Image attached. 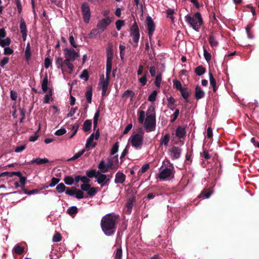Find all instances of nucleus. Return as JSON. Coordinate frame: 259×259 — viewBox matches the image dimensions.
Returning <instances> with one entry per match:
<instances>
[{
    "mask_svg": "<svg viewBox=\"0 0 259 259\" xmlns=\"http://www.w3.org/2000/svg\"><path fill=\"white\" fill-rule=\"evenodd\" d=\"M181 96L184 99L186 103L189 102L188 98L190 95V93L188 91V89L183 88L180 91Z\"/></svg>",
    "mask_w": 259,
    "mask_h": 259,
    "instance_id": "nucleus-24",
    "label": "nucleus"
},
{
    "mask_svg": "<svg viewBox=\"0 0 259 259\" xmlns=\"http://www.w3.org/2000/svg\"><path fill=\"white\" fill-rule=\"evenodd\" d=\"M208 41L212 47H216L218 46L219 42L214 38L213 35H210L208 38Z\"/></svg>",
    "mask_w": 259,
    "mask_h": 259,
    "instance_id": "nucleus-32",
    "label": "nucleus"
},
{
    "mask_svg": "<svg viewBox=\"0 0 259 259\" xmlns=\"http://www.w3.org/2000/svg\"><path fill=\"white\" fill-rule=\"evenodd\" d=\"M14 251L16 254L19 255L22 254L24 251V247L17 245L14 248Z\"/></svg>",
    "mask_w": 259,
    "mask_h": 259,
    "instance_id": "nucleus-36",
    "label": "nucleus"
},
{
    "mask_svg": "<svg viewBox=\"0 0 259 259\" xmlns=\"http://www.w3.org/2000/svg\"><path fill=\"white\" fill-rule=\"evenodd\" d=\"M76 189L75 187H72L71 189H70L69 188H66L65 193L67 195L73 196L75 194V193H76Z\"/></svg>",
    "mask_w": 259,
    "mask_h": 259,
    "instance_id": "nucleus-56",
    "label": "nucleus"
},
{
    "mask_svg": "<svg viewBox=\"0 0 259 259\" xmlns=\"http://www.w3.org/2000/svg\"><path fill=\"white\" fill-rule=\"evenodd\" d=\"M96 179L98 183L100 184L102 187L104 186L106 183L109 181V178L107 179V175L101 174L100 171L99 174H98Z\"/></svg>",
    "mask_w": 259,
    "mask_h": 259,
    "instance_id": "nucleus-13",
    "label": "nucleus"
},
{
    "mask_svg": "<svg viewBox=\"0 0 259 259\" xmlns=\"http://www.w3.org/2000/svg\"><path fill=\"white\" fill-rule=\"evenodd\" d=\"M209 77L210 84L212 87L213 91L214 92H215L218 89L217 87L216 80L213 77L212 74L210 72H209Z\"/></svg>",
    "mask_w": 259,
    "mask_h": 259,
    "instance_id": "nucleus-26",
    "label": "nucleus"
},
{
    "mask_svg": "<svg viewBox=\"0 0 259 259\" xmlns=\"http://www.w3.org/2000/svg\"><path fill=\"white\" fill-rule=\"evenodd\" d=\"M85 150L84 149H82V150L79 151L78 152L76 153L74 155L73 157L69 158L68 161H74L78 158H79L82 155L84 154L85 152Z\"/></svg>",
    "mask_w": 259,
    "mask_h": 259,
    "instance_id": "nucleus-33",
    "label": "nucleus"
},
{
    "mask_svg": "<svg viewBox=\"0 0 259 259\" xmlns=\"http://www.w3.org/2000/svg\"><path fill=\"white\" fill-rule=\"evenodd\" d=\"M145 116V113L144 111H140L139 112L138 121L140 123H143Z\"/></svg>",
    "mask_w": 259,
    "mask_h": 259,
    "instance_id": "nucleus-50",
    "label": "nucleus"
},
{
    "mask_svg": "<svg viewBox=\"0 0 259 259\" xmlns=\"http://www.w3.org/2000/svg\"><path fill=\"white\" fill-rule=\"evenodd\" d=\"M79 128L78 124H74L72 125V130L74 131V133H73L70 136V138H72L74 135L76 134L78 129Z\"/></svg>",
    "mask_w": 259,
    "mask_h": 259,
    "instance_id": "nucleus-58",
    "label": "nucleus"
},
{
    "mask_svg": "<svg viewBox=\"0 0 259 259\" xmlns=\"http://www.w3.org/2000/svg\"><path fill=\"white\" fill-rule=\"evenodd\" d=\"M67 213L71 216H73L78 212V209L76 206H71L67 209Z\"/></svg>",
    "mask_w": 259,
    "mask_h": 259,
    "instance_id": "nucleus-39",
    "label": "nucleus"
},
{
    "mask_svg": "<svg viewBox=\"0 0 259 259\" xmlns=\"http://www.w3.org/2000/svg\"><path fill=\"white\" fill-rule=\"evenodd\" d=\"M149 164L147 163V164H145L144 165H143L141 169L139 170V171L138 172L139 174H143L144 172H145L146 171H147V170L149 169Z\"/></svg>",
    "mask_w": 259,
    "mask_h": 259,
    "instance_id": "nucleus-62",
    "label": "nucleus"
},
{
    "mask_svg": "<svg viewBox=\"0 0 259 259\" xmlns=\"http://www.w3.org/2000/svg\"><path fill=\"white\" fill-rule=\"evenodd\" d=\"M20 32L22 34L23 40V41H25L27 35V30L25 22L23 18H21L20 20Z\"/></svg>",
    "mask_w": 259,
    "mask_h": 259,
    "instance_id": "nucleus-14",
    "label": "nucleus"
},
{
    "mask_svg": "<svg viewBox=\"0 0 259 259\" xmlns=\"http://www.w3.org/2000/svg\"><path fill=\"white\" fill-rule=\"evenodd\" d=\"M49 160L48 159L46 158H37L35 159H33L32 160H31L30 162H28V164H32L34 163H36L37 164L40 165L45 164L46 163L49 162Z\"/></svg>",
    "mask_w": 259,
    "mask_h": 259,
    "instance_id": "nucleus-19",
    "label": "nucleus"
},
{
    "mask_svg": "<svg viewBox=\"0 0 259 259\" xmlns=\"http://www.w3.org/2000/svg\"><path fill=\"white\" fill-rule=\"evenodd\" d=\"M48 78L47 74H46L41 82V89L42 91L45 93L48 90Z\"/></svg>",
    "mask_w": 259,
    "mask_h": 259,
    "instance_id": "nucleus-25",
    "label": "nucleus"
},
{
    "mask_svg": "<svg viewBox=\"0 0 259 259\" xmlns=\"http://www.w3.org/2000/svg\"><path fill=\"white\" fill-rule=\"evenodd\" d=\"M106 60V79H104V75H102L100 77V84L102 85V96H104L106 95V93L107 90V88L109 84V81L110 80V73L112 70V62L113 59V53L112 52H108Z\"/></svg>",
    "mask_w": 259,
    "mask_h": 259,
    "instance_id": "nucleus-2",
    "label": "nucleus"
},
{
    "mask_svg": "<svg viewBox=\"0 0 259 259\" xmlns=\"http://www.w3.org/2000/svg\"><path fill=\"white\" fill-rule=\"evenodd\" d=\"M204 57L207 62H209L211 60V54L208 52L205 49H204L203 53Z\"/></svg>",
    "mask_w": 259,
    "mask_h": 259,
    "instance_id": "nucleus-61",
    "label": "nucleus"
},
{
    "mask_svg": "<svg viewBox=\"0 0 259 259\" xmlns=\"http://www.w3.org/2000/svg\"><path fill=\"white\" fill-rule=\"evenodd\" d=\"M186 22L196 31H199L200 26L203 24V20L199 12L195 13L192 16L187 15L185 16Z\"/></svg>",
    "mask_w": 259,
    "mask_h": 259,
    "instance_id": "nucleus-3",
    "label": "nucleus"
},
{
    "mask_svg": "<svg viewBox=\"0 0 259 259\" xmlns=\"http://www.w3.org/2000/svg\"><path fill=\"white\" fill-rule=\"evenodd\" d=\"M186 135V131L185 128L179 126L176 131V135L179 138H183Z\"/></svg>",
    "mask_w": 259,
    "mask_h": 259,
    "instance_id": "nucleus-22",
    "label": "nucleus"
},
{
    "mask_svg": "<svg viewBox=\"0 0 259 259\" xmlns=\"http://www.w3.org/2000/svg\"><path fill=\"white\" fill-rule=\"evenodd\" d=\"M161 80H162V74L161 73H159L157 74L156 78H155V82H154L155 84L157 87H158V88L160 87Z\"/></svg>",
    "mask_w": 259,
    "mask_h": 259,
    "instance_id": "nucleus-40",
    "label": "nucleus"
},
{
    "mask_svg": "<svg viewBox=\"0 0 259 259\" xmlns=\"http://www.w3.org/2000/svg\"><path fill=\"white\" fill-rule=\"evenodd\" d=\"M81 10L84 22L88 23L91 18V11L89 4L85 2L82 3L81 6Z\"/></svg>",
    "mask_w": 259,
    "mask_h": 259,
    "instance_id": "nucleus-6",
    "label": "nucleus"
},
{
    "mask_svg": "<svg viewBox=\"0 0 259 259\" xmlns=\"http://www.w3.org/2000/svg\"><path fill=\"white\" fill-rule=\"evenodd\" d=\"M174 82V85L175 87V88L180 91L182 90L183 88L182 87L181 83L180 81L178 80H175L173 81Z\"/></svg>",
    "mask_w": 259,
    "mask_h": 259,
    "instance_id": "nucleus-60",
    "label": "nucleus"
},
{
    "mask_svg": "<svg viewBox=\"0 0 259 259\" xmlns=\"http://www.w3.org/2000/svg\"><path fill=\"white\" fill-rule=\"evenodd\" d=\"M212 191L210 188L203 189L201 193L198 195V197L200 198H209L212 194Z\"/></svg>",
    "mask_w": 259,
    "mask_h": 259,
    "instance_id": "nucleus-18",
    "label": "nucleus"
},
{
    "mask_svg": "<svg viewBox=\"0 0 259 259\" xmlns=\"http://www.w3.org/2000/svg\"><path fill=\"white\" fill-rule=\"evenodd\" d=\"M148 73V71H146L144 73V74L143 77L140 78L139 79V81L141 83L142 85H145L147 83V74Z\"/></svg>",
    "mask_w": 259,
    "mask_h": 259,
    "instance_id": "nucleus-49",
    "label": "nucleus"
},
{
    "mask_svg": "<svg viewBox=\"0 0 259 259\" xmlns=\"http://www.w3.org/2000/svg\"><path fill=\"white\" fill-rule=\"evenodd\" d=\"M170 155L174 159H178L181 153V149L179 147L174 146L170 151Z\"/></svg>",
    "mask_w": 259,
    "mask_h": 259,
    "instance_id": "nucleus-15",
    "label": "nucleus"
},
{
    "mask_svg": "<svg viewBox=\"0 0 259 259\" xmlns=\"http://www.w3.org/2000/svg\"><path fill=\"white\" fill-rule=\"evenodd\" d=\"M169 140L170 135L169 134H165L163 137L161 138L160 141V145L161 146L164 145L165 146L167 147L168 146Z\"/></svg>",
    "mask_w": 259,
    "mask_h": 259,
    "instance_id": "nucleus-27",
    "label": "nucleus"
},
{
    "mask_svg": "<svg viewBox=\"0 0 259 259\" xmlns=\"http://www.w3.org/2000/svg\"><path fill=\"white\" fill-rule=\"evenodd\" d=\"M79 77L81 79H84L85 81H87L89 78L88 71L87 69L83 70L80 75Z\"/></svg>",
    "mask_w": 259,
    "mask_h": 259,
    "instance_id": "nucleus-46",
    "label": "nucleus"
},
{
    "mask_svg": "<svg viewBox=\"0 0 259 259\" xmlns=\"http://www.w3.org/2000/svg\"><path fill=\"white\" fill-rule=\"evenodd\" d=\"M135 93L130 90H127L124 92L123 94L122 95V98H127L128 97H131V100H133V98L135 97Z\"/></svg>",
    "mask_w": 259,
    "mask_h": 259,
    "instance_id": "nucleus-31",
    "label": "nucleus"
},
{
    "mask_svg": "<svg viewBox=\"0 0 259 259\" xmlns=\"http://www.w3.org/2000/svg\"><path fill=\"white\" fill-rule=\"evenodd\" d=\"M98 173L99 174V171L95 169H92L86 171V175L89 179L94 177L96 178Z\"/></svg>",
    "mask_w": 259,
    "mask_h": 259,
    "instance_id": "nucleus-28",
    "label": "nucleus"
},
{
    "mask_svg": "<svg viewBox=\"0 0 259 259\" xmlns=\"http://www.w3.org/2000/svg\"><path fill=\"white\" fill-rule=\"evenodd\" d=\"M135 201V198L134 197H131L128 198L126 204V206L127 208L126 211L128 214H130L131 213Z\"/></svg>",
    "mask_w": 259,
    "mask_h": 259,
    "instance_id": "nucleus-20",
    "label": "nucleus"
},
{
    "mask_svg": "<svg viewBox=\"0 0 259 259\" xmlns=\"http://www.w3.org/2000/svg\"><path fill=\"white\" fill-rule=\"evenodd\" d=\"M119 221V216L114 213L105 215L101 220V227L103 233L108 236L113 235L116 232Z\"/></svg>",
    "mask_w": 259,
    "mask_h": 259,
    "instance_id": "nucleus-1",
    "label": "nucleus"
},
{
    "mask_svg": "<svg viewBox=\"0 0 259 259\" xmlns=\"http://www.w3.org/2000/svg\"><path fill=\"white\" fill-rule=\"evenodd\" d=\"M91 186V185L89 183L83 184L81 185L80 188L82 191H87L88 192Z\"/></svg>",
    "mask_w": 259,
    "mask_h": 259,
    "instance_id": "nucleus-64",
    "label": "nucleus"
},
{
    "mask_svg": "<svg viewBox=\"0 0 259 259\" xmlns=\"http://www.w3.org/2000/svg\"><path fill=\"white\" fill-rule=\"evenodd\" d=\"M97 189L98 188L97 187L91 186L88 192H87L88 195L90 197L94 196L98 192Z\"/></svg>",
    "mask_w": 259,
    "mask_h": 259,
    "instance_id": "nucleus-38",
    "label": "nucleus"
},
{
    "mask_svg": "<svg viewBox=\"0 0 259 259\" xmlns=\"http://www.w3.org/2000/svg\"><path fill=\"white\" fill-rule=\"evenodd\" d=\"M92 120L87 119L84 121L82 125V130L84 132H89L91 129Z\"/></svg>",
    "mask_w": 259,
    "mask_h": 259,
    "instance_id": "nucleus-23",
    "label": "nucleus"
},
{
    "mask_svg": "<svg viewBox=\"0 0 259 259\" xmlns=\"http://www.w3.org/2000/svg\"><path fill=\"white\" fill-rule=\"evenodd\" d=\"M66 187L62 183L59 184L56 188V191L59 193L63 192L66 190Z\"/></svg>",
    "mask_w": 259,
    "mask_h": 259,
    "instance_id": "nucleus-42",
    "label": "nucleus"
},
{
    "mask_svg": "<svg viewBox=\"0 0 259 259\" xmlns=\"http://www.w3.org/2000/svg\"><path fill=\"white\" fill-rule=\"evenodd\" d=\"M16 5L19 14H21L22 11V6L20 0H16Z\"/></svg>",
    "mask_w": 259,
    "mask_h": 259,
    "instance_id": "nucleus-63",
    "label": "nucleus"
},
{
    "mask_svg": "<svg viewBox=\"0 0 259 259\" xmlns=\"http://www.w3.org/2000/svg\"><path fill=\"white\" fill-rule=\"evenodd\" d=\"M75 197L78 199L83 198L84 197L87 198L88 197V196H84L82 191L80 190H77V189L76 190V193H75Z\"/></svg>",
    "mask_w": 259,
    "mask_h": 259,
    "instance_id": "nucleus-51",
    "label": "nucleus"
},
{
    "mask_svg": "<svg viewBox=\"0 0 259 259\" xmlns=\"http://www.w3.org/2000/svg\"><path fill=\"white\" fill-rule=\"evenodd\" d=\"M60 181V179L59 178L53 177L51 181V183L49 185V186L51 187H54L56 185H57Z\"/></svg>",
    "mask_w": 259,
    "mask_h": 259,
    "instance_id": "nucleus-57",
    "label": "nucleus"
},
{
    "mask_svg": "<svg viewBox=\"0 0 259 259\" xmlns=\"http://www.w3.org/2000/svg\"><path fill=\"white\" fill-rule=\"evenodd\" d=\"M64 56L71 62L74 61L76 59L79 57V55L75 52L73 49L65 48L64 50Z\"/></svg>",
    "mask_w": 259,
    "mask_h": 259,
    "instance_id": "nucleus-8",
    "label": "nucleus"
},
{
    "mask_svg": "<svg viewBox=\"0 0 259 259\" xmlns=\"http://www.w3.org/2000/svg\"><path fill=\"white\" fill-rule=\"evenodd\" d=\"M125 175L120 171H118L115 175L114 182L116 184L123 183L125 180Z\"/></svg>",
    "mask_w": 259,
    "mask_h": 259,
    "instance_id": "nucleus-16",
    "label": "nucleus"
},
{
    "mask_svg": "<svg viewBox=\"0 0 259 259\" xmlns=\"http://www.w3.org/2000/svg\"><path fill=\"white\" fill-rule=\"evenodd\" d=\"M205 71V68L202 65L198 66L195 69V73L198 76H201Z\"/></svg>",
    "mask_w": 259,
    "mask_h": 259,
    "instance_id": "nucleus-29",
    "label": "nucleus"
},
{
    "mask_svg": "<svg viewBox=\"0 0 259 259\" xmlns=\"http://www.w3.org/2000/svg\"><path fill=\"white\" fill-rule=\"evenodd\" d=\"M157 95V92L156 91H153L152 93L148 97V101L150 102H154L155 101L156 96Z\"/></svg>",
    "mask_w": 259,
    "mask_h": 259,
    "instance_id": "nucleus-54",
    "label": "nucleus"
},
{
    "mask_svg": "<svg viewBox=\"0 0 259 259\" xmlns=\"http://www.w3.org/2000/svg\"><path fill=\"white\" fill-rule=\"evenodd\" d=\"M98 167L99 169H100L101 170V171L102 172L105 173V172H107V169L106 168V165L103 160H102L101 161H100V162L98 164Z\"/></svg>",
    "mask_w": 259,
    "mask_h": 259,
    "instance_id": "nucleus-41",
    "label": "nucleus"
},
{
    "mask_svg": "<svg viewBox=\"0 0 259 259\" xmlns=\"http://www.w3.org/2000/svg\"><path fill=\"white\" fill-rule=\"evenodd\" d=\"M111 161H113V164L115 163V164L113 166V169L116 170L119 166L118 155L113 156L112 159L111 160Z\"/></svg>",
    "mask_w": 259,
    "mask_h": 259,
    "instance_id": "nucleus-48",
    "label": "nucleus"
},
{
    "mask_svg": "<svg viewBox=\"0 0 259 259\" xmlns=\"http://www.w3.org/2000/svg\"><path fill=\"white\" fill-rule=\"evenodd\" d=\"M9 61V58L7 57H5L0 62V66L4 68L5 66L8 63Z\"/></svg>",
    "mask_w": 259,
    "mask_h": 259,
    "instance_id": "nucleus-59",
    "label": "nucleus"
},
{
    "mask_svg": "<svg viewBox=\"0 0 259 259\" xmlns=\"http://www.w3.org/2000/svg\"><path fill=\"white\" fill-rule=\"evenodd\" d=\"M112 21V18L107 17L100 20L97 25V27L99 29L100 32H103L107 28V27Z\"/></svg>",
    "mask_w": 259,
    "mask_h": 259,
    "instance_id": "nucleus-9",
    "label": "nucleus"
},
{
    "mask_svg": "<svg viewBox=\"0 0 259 259\" xmlns=\"http://www.w3.org/2000/svg\"><path fill=\"white\" fill-rule=\"evenodd\" d=\"M130 34L133 38V41L137 42L140 38V32L138 24L136 21L131 28Z\"/></svg>",
    "mask_w": 259,
    "mask_h": 259,
    "instance_id": "nucleus-10",
    "label": "nucleus"
},
{
    "mask_svg": "<svg viewBox=\"0 0 259 259\" xmlns=\"http://www.w3.org/2000/svg\"><path fill=\"white\" fill-rule=\"evenodd\" d=\"M122 255V251L121 248H117L116 252H115L114 259H121Z\"/></svg>",
    "mask_w": 259,
    "mask_h": 259,
    "instance_id": "nucleus-55",
    "label": "nucleus"
},
{
    "mask_svg": "<svg viewBox=\"0 0 259 259\" xmlns=\"http://www.w3.org/2000/svg\"><path fill=\"white\" fill-rule=\"evenodd\" d=\"M205 96V92L202 90L200 86L198 85L195 87V97L198 100L203 98Z\"/></svg>",
    "mask_w": 259,
    "mask_h": 259,
    "instance_id": "nucleus-17",
    "label": "nucleus"
},
{
    "mask_svg": "<svg viewBox=\"0 0 259 259\" xmlns=\"http://www.w3.org/2000/svg\"><path fill=\"white\" fill-rule=\"evenodd\" d=\"M102 32H100V31L97 27L96 28L93 29L89 33V38H93L95 37L97 34H100Z\"/></svg>",
    "mask_w": 259,
    "mask_h": 259,
    "instance_id": "nucleus-37",
    "label": "nucleus"
},
{
    "mask_svg": "<svg viewBox=\"0 0 259 259\" xmlns=\"http://www.w3.org/2000/svg\"><path fill=\"white\" fill-rule=\"evenodd\" d=\"M156 126V117L155 107L151 106L147 111V117L144 122V126L147 132H150L155 130Z\"/></svg>",
    "mask_w": 259,
    "mask_h": 259,
    "instance_id": "nucleus-4",
    "label": "nucleus"
},
{
    "mask_svg": "<svg viewBox=\"0 0 259 259\" xmlns=\"http://www.w3.org/2000/svg\"><path fill=\"white\" fill-rule=\"evenodd\" d=\"M31 48L30 45L29 43L27 44L26 49L25 51V57L27 61H28L31 57Z\"/></svg>",
    "mask_w": 259,
    "mask_h": 259,
    "instance_id": "nucleus-30",
    "label": "nucleus"
},
{
    "mask_svg": "<svg viewBox=\"0 0 259 259\" xmlns=\"http://www.w3.org/2000/svg\"><path fill=\"white\" fill-rule=\"evenodd\" d=\"M62 236L59 232H56L53 237V241L58 242L61 240Z\"/></svg>",
    "mask_w": 259,
    "mask_h": 259,
    "instance_id": "nucleus-53",
    "label": "nucleus"
},
{
    "mask_svg": "<svg viewBox=\"0 0 259 259\" xmlns=\"http://www.w3.org/2000/svg\"><path fill=\"white\" fill-rule=\"evenodd\" d=\"M56 65L58 68H61L62 72L64 71L63 66V58L61 57H57L55 61Z\"/></svg>",
    "mask_w": 259,
    "mask_h": 259,
    "instance_id": "nucleus-35",
    "label": "nucleus"
},
{
    "mask_svg": "<svg viewBox=\"0 0 259 259\" xmlns=\"http://www.w3.org/2000/svg\"><path fill=\"white\" fill-rule=\"evenodd\" d=\"M6 36V32L5 28H3L0 29V46L2 47H5L9 46L11 44V39L9 37H7L4 39H1V38H4Z\"/></svg>",
    "mask_w": 259,
    "mask_h": 259,
    "instance_id": "nucleus-12",
    "label": "nucleus"
},
{
    "mask_svg": "<svg viewBox=\"0 0 259 259\" xmlns=\"http://www.w3.org/2000/svg\"><path fill=\"white\" fill-rule=\"evenodd\" d=\"M119 149V143L118 142H116L112 146L110 154L111 155H114L115 153H116L118 150Z\"/></svg>",
    "mask_w": 259,
    "mask_h": 259,
    "instance_id": "nucleus-47",
    "label": "nucleus"
},
{
    "mask_svg": "<svg viewBox=\"0 0 259 259\" xmlns=\"http://www.w3.org/2000/svg\"><path fill=\"white\" fill-rule=\"evenodd\" d=\"M125 24V21L123 20H118L115 22V25L117 29L120 30L121 27Z\"/></svg>",
    "mask_w": 259,
    "mask_h": 259,
    "instance_id": "nucleus-52",
    "label": "nucleus"
},
{
    "mask_svg": "<svg viewBox=\"0 0 259 259\" xmlns=\"http://www.w3.org/2000/svg\"><path fill=\"white\" fill-rule=\"evenodd\" d=\"M119 51H120V57L121 60L123 61L124 59V55H125V46L123 45H120L119 47Z\"/></svg>",
    "mask_w": 259,
    "mask_h": 259,
    "instance_id": "nucleus-43",
    "label": "nucleus"
},
{
    "mask_svg": "<svg viewBox=\"0 0 259 259\" xmlns=\"http://www.w3.org/2000/svg\"><path fill=\"white\" fill-rule=\"evenodd\" d=\"M100 116V111L98 110L95 114L93 120V126L94 130H96L98 125V121Z\"/></svg>",
    "mask_w": 259,
    "mask_h": 259,
    "instance_id": "nucleus-34",
    "label": "nucleus"
},
{
    "mask_svg": "<svg viewBox=\"0 0 259 259\" xmlns=\"http://www.w3.org/2000/svg\"><path fill=\"white\" fill-rule=\"evenodd\" d=\"M174 177V167L172 164H170V166L169 168L165 167L162 169L158 175V178L162 180L173 178Z\"/></svg>",
    "mask_w": 259,
    "mask_h": 259,
    "instance_id": "nucleus-5",
    "label": "nucleus"
},
{
    "mask_svg": "<svg viewBox=\"0 0 259 259\" xmlns=\"http://www.w3.org/2000/svg\"><path fill=\"white\" fill-rule=\"evenodd\" d=\"M147 28L148 31L149 39H151L155 29V25L150 16L146 18Z\"/></svg>",
    "mask_w": 259,
    "mask_h": 259,
    "instance_id": "nucleus-11",
    "label": "nucleus"
},
{
    "mask_svg": "<svg viewBox=\"0 0 259 259\" xmlns=\"http://www.w3.org/2000/svg\"><path fill=\"white\" fill-rule=\"evenodd\" d=\"M93 140H94L93 139H91V138H89L88 139V140L87 141L86 145H85V148L86 149L89 150L91 146L92 147H95L96 146V143H95L93 144H92Z\"/></svg>",
    "mask_w": 259,
    "mask_h": 259,
    "instance_id": "nucleus-44",
    "label": "nucleus"
},
{
    "mask_svg": "<svg viewBox=\"0 0 259 259\" xmlns=\"http://www.w3.org/2000/svg\"><path fill=\"white\" fill-rule=\"evenodd\" d=\"M143 133H142L143 134ZM143 142V136L142 135L137 134L132 136L131 143L133 147L137 149L141 148Z\"/></svg>",
    "mask_w": 259,
    "mask_h": 259,
    "instance_id": "nucleus-7",
    "label": "nucleus"
},
{
    "mask_svg": "<svg viewBox=\"0 0 259 259\" xmlns=\"http://www.w3.org/2000/svg\"><path fill=\"white\" fill-rule=\"evenodd\" d=\"M65 183L68 185H71L74 183V179L72 176H66L64 179Z\"/></svg>",
    "mask_w": 259,
    "mask_h": 259,
    "instance_id": "nucleus-45",
    "label": "nucleus"
},
{
    "mask_svg": "<svg viewBox=\"0 0 259 259\" xmlns=\"http://www.w3.org/2000/svg\"><path fill=\"white\" fill-rule=\"evenodd\" d=\"M92 94H93L92 87L91 85H89L87 87V91L85 92V96L87 98V102L89 104H91L92 102Z\"/></svg>",
    "mask_w": 259,
    "mask_h": 259,
    "instance_id": "nucleus-21",
    "label": "nucleus"
}]
</instances>
